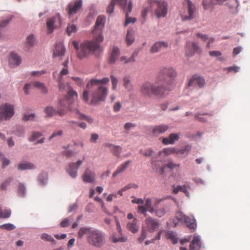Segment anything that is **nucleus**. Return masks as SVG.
I'll return each mask as SVG.
<instances>
[{
  "label": "nucleus",
  "instance_id": "1",
  "mask_svg": "<svg viewBox=\"0 0 250 250\" xmlns=\"http://www.w3.org/2000/svg\"><path fill=\"white\" fill-rule=\"evenodd\" d=\"M105 18L103 16L97 17L95 25L92 31L93 40L86 41L81 44V48L77 56L80 59L87 57L90 53L98 54L102 51L100 43L103 42L104 37L102 35V29L104 26Z\"/></svg>",
  "mask_w": 250,
  "mask_h": 250
},
{
  "label": "nucleus",
  "instance_id": "2",
  "mask_svg": "<svg viewBox=\"0 0 250 250\" xmlns=\"http://www.w3.org/2000/svg\"><path fill=\"white\" fill-rule=\"evenodd\" d=\"M77 99L78 98L77 93L72 89L68 91L66 97L67 100H63L60 102V106L57 111L52 106H47L44 110V113L47 117H52L58 114L60 116H63L67 113L68 110L71 109L69 106V101L70 99Z\"/></svg>",
  "mask_w": 250,
  "mask_h": 250
},
{
  "label": "nucleus",
  "instance_id": "3",
  "mask_svg": "<svg viewBox=\"0 0 250 250\" xmlns=\"http://www.w3.org/2000/svg\"><path fill=\"white\" fill-rule=\"evenodd\" d=\"M165 89L167 88L160 85L156 80L155 83L149 81L143 83L141 85L140 92L141 95L145 97L150 98L153 95L163 97L167 94Z\"/></svg>",
  "mask_w": 250,
  "mask_h": 250
},
{
  "label": "nucleus",
  "instance_id": "4",
  "mask_svg": "<svg viewBox=\"0 0 250 250\" xmlns=\"http://www.w3.org/2000/svg\"><path fill=\"white\" fill-rule=\"evenodd\" d=\"M176 77L177 72L173 68L166 67L162 69L157 80L160 85L167 88L165 92L167 94V92L171 90V86L173 84Z\"/></svg>",
  "mask_w": 250,
  "mask_h": 250
},
{
  "label": "nucleus",
  "instance_id": "5",
  "mask_svg": "<svg viewBox=\"0 0 250 250\" xmlns=\"http://www.w3.org/2000/svg\"><path fill=\"white\" fill-rule=\"evenodd\" d=\"M147 3L157 18L160 19L167 16L168 11L167 2L163 0H148Z\"/></svg>",
  "mask_w": 250,
  "mask_h": 250
},
{
  "label": "nucleus",
  "instance_id": "6",
  "mask_svg": "<svg viewBox=\"0 0 250 250\" xmlns=\"http://www.w3.org/2000/svg\"><path fill=\"white\" fill-rule=\"evenodd\" d=\"M94 90L92 93L90 104H97L99 102L104 101L107 96L108 89L104 85H96L92 88Z\"/></svg>",
  "mask_w": 250,
  "mask_h": 250
},
{
  "label": "nucleus",
  "instance_id": "7",
  "mask_svg": "<svg viewBox=\"0 0 250 250\" xmlns=\"http://www.w3.org/2000/svg\"><path fill=\"white\" fill-rule=\"evenodd\" d=\"M87 243L96 248H101L104 243V237L102 231L94 229L87 238Z\"/></svg>",
  "mask_w": 250,
  "mask_h": 250
},
{
  "label": "nucleus",
  "instance_id": "8",
  "mask_svg": "<svg viewBox=\"0 0 250 250\" xmlns=\"http://www.w3.org/2000/svg\"><path fill=\"white\" fill-rule=\"evenodd\" d=\"M14 107L8 103L0 106V122L2 120H9L14 115Z\"/></svg>",
  "mask_w": 250,
  "mask_h": 250
},
{
  "label": "nucleus",
  "instance_id": "9",
  "mask_svg": "<svg viewBox=\"0 0 250 250\" xmlns=\"http://www.w3.org/2000/svg\"><path fill=\"white\" fill-rule=\"evenodd\" d=\"M61 25V20L60 14L49 18L46 21V27L48 33L53 32L54 29L60 27Z\"/></svg>",
  "mask_w": 250,
  "mask_h": 250
},
{
  "label": "nucleus",
  "instance_id": "10",
  "mask_svg": "<svg viewBox=\"0 0 250 250\" xmlns=\"http://www.w3.org/2000/svg\"><path fill=\"white\" fill-rule=\"evenodd\" d=\"M160 224L157 219L151 217L146 218L145 222V229L149 232L152 233L159 228Z\"/></svg>",
  "mask_w": 250,
  "mask_h": 250
},
{
  "label": "nucleus",
  "instance_id": "11",
  "mask_svg": "<svg viewBox=\"0 0 250 250\" xmlns=\"http://www.w3.org/2000/svg\"><path fill=\"white\" fill-rule=\"evenodd\" d=\"M82 163V161L78 160L76 163H71L68 165L66 171L72 178H75L77 176V170Z\"/></svg>",
  "mask_w": 250,
  "mask_h": 250
},
{
  "label": "nucleus",
  "instance_id": "12",
  "mask_svg": "<svg viewBox=\"0 0 250 250\" xmlns=\"http://www.w3.org/2000/svg\"><path fill=\"white\" fill-rule=\"evenodd\" d=\"M188 12L183 18L184 20H190L195 17L196 6L190 0H187Z\"/></svg>",
  "mask_w": 250,
  "mask_h": 250
},
{
  "label": "nucleus",
  "instance_id": "13",
  "mask_svg": "<svg viewBox=\"0 0 250 250\" xmlns=\"http://www.w3.org/2000/svg\"><path fill=\"white\" fill-rule=\"evenodd\" d=\"M110 80L107 77H104L101 80L92 79L86 84V88L88 89L95 87L96 85H103V84H107Z\"/></svg>",
  "mask_w": 250,
  "mask_h": 250
},
{
  "label": "nucleus",
  "instance_id": "14",
  "mask_svg": "<svg viewBox=\"0 0 250 250\" xmlns=\"http://www.w3.org/2000/svg\"><path fill=\"white\" fill-rule=\"evenodd\" d=\"M83 4L82 0H76L71 2L68 5V14L72 15L76 14L82 7Z\"/></svg>",
  "mask_w": 250,
  "mask_h": 250
},
{
  "label": "nucleus",
  "instance_id": "15",
  "mask_svg": "<svg viewBox=\"0 0 250 250\" xmlns=\"http://www.w3.org/2000/svg\"><path fill=\"white\" fill-rule=\"evenodd\" d=\"M205 80L203 78L194 76L189 80L188 83V86H198L199 88H201L205 85Z\"/></svg>",
  "mask_w": 250,
  "mask_h": 250
},
{
  "label": "nucleus",
  "instance_id": "16",
  "mask_svg": "<svg viewBox=\"0 0 250 250\" xmlns=\"http://www.w3.org/2000/svg\"><path fill=\"white\" fill-rule=\"evenodd\" d=\"M83 180L85 183H92L95 181V173L89 168H86L83 175Z\"/></svg>",
  "mask_w": 250,
  "mask_h": 250
},
{
  "label": "nucleus",
  "instance_id": "17",
  "mask_svg": "<svg viewBox=\"0 0 250 250\" xmlns=\"http://www.w3.org/2000/svg\"><path fill=\"white\" fill-rule=\"evenodd\" d=\"M199 49V46L195 42H188L187 44L186 53L188 56H192Z\"/></svg>",
  "mask_w": 250,
  "mask_h": 250
},
{
  "label": "nucleus",
  "instance_id": "18",
  "mask_svg": "<svg viewBox=\"0 0 250 250\" xmlns=\"http://www.w3.org/2000/svg\"><path fill=\"white\" fill-rule=\"evenodd\" d=\"M132 7V2L131 0H129L127 6V10L125 11V26H127L130 23H134L136 21V18L129 17V13H131Z\"/></svg>",
  "mask_w": 250,
  "mask_h": 250
},
{
  "label": "nucleus",
  "instance_id": "19",
  "mask_svg": "<svg viewBox=\"0 0 250 250\" xmlns=\"http://www.w3.org/2000/svg\"><path fill=\"white\" fill-rule=\"evenodd\" d=\"M169 128V126L167 125L162 124L156 125L154 127L152 130L153 134L155 136H158L167 131Z\"/></svg>",
  "mask_w": 250,
  "mask_h": 250
},
{
  "label": "nucleus",
  "instance_id": "20",
  "mask_svg": "<svg viewBox=\"0 0 250 250\" xmlns=\"http://www.w3.org/2000/svg\"><path fill=\"white\" fill-rule=\"evenodd\" d=\"M179 135L177 133H171L167 137L164 138L162 143L166 145L173 144L175 141L179 139Z\"/></svg>",
  "mask_w": 250,
  "mask_h": 250
},
{
  "label": "nucleus",
  "instance_id": "21",
  "mask_svg": "<svg viewBox=\"0 0 250 250\" xmlns=\"http://www.w3.org/2000/svg\"><path fill=\"white\" fill-rule=\"evenodd\" d=\"M65 52V49L62 43L56 44L55 49L53 51V57H60L62 56Z\"/></svg>",
  "mask_w": 250,
  "mask_h": 250
},
{
  "label": "nucleus",
  "instance_id": "22",
  "mask_svg": "<svg viewBox=\"0 0 250 250\" xmlns=\"http://www.w3.org/2000/svg\"><path fill=\"white\" fill-rule=\"evenodd\" d=\"M168 43L165 42H156L151 48L150 52L155 53L158 52L163 48H167Z\"/></svg>",
  "mask_w": 250,
  "mask_h": 250
},
{
  "label": "nucleus",
  "instance_id": "23",
  "mask_svg": "<svg viewBox=\"0 0 250 250\" xmlns=\"http://www.w3.org/2000/svg\"><path fill=\"white\" fill-rule=\"evenodd\" d=\"M186 225L187 227L190 229L194 230L197 227L196 220L193 216H187L185 220L183 222Z\"/></svg>",
  "mask_w": 250,
  "mask_h": 250
},
{
  "label": "nucleus",
  "instance_id": "24",
  "mask_svg": "<svg viewBox=\"0 0 250 250\" xmlns=\"http://www.w3.org/2000/svg\"><path fill=\"white\" fill-rule=\"evenodd\" d=\"M105 146L110 148V151L115 156L119 157L122 151V147L111 144H106Z\"/></svg>",
  "mask_w": 250,
  "mask_h": 250
},
{
  "label": "nucleus",
  "instance_id": "25",
  "mask_svg": "<svg viewBox=\"0 0 250 250\" xmlns=\"http://www.w3.org/2000/svg\"><path fill=\"white\" fill-rule=\"evenodd\" d=\"M138 222L137 219H134L131 222H128L126 225L127 229L133 233H135L138 231L139 226Z\"/></svg>",
  "mask_w": 250,
  "mask_h": 250
},
{
  "label": "nucleus",
  "instance_id": "26",
  "mask_svg": "<svg viewBox=\"0 0 250 250\" xmlns=\"http://www.w3.org/2000/svg\"><path fill=\"white\" fill-rule=\"evenodd\" d=\"M201 247V243L198 236H194L190 244L189 250H199Z\"/></svg>",
  "mask_w": 250,
  "mask_h": 250
},
{
  "label": "nucleus",
  "instance_id": "27",
  "mask_svg": "<svg viewBox=\"0 0 250 250\" xmlns=\"http://www.w3.org/2000/svg\"><path fill=\"white\" fill-rule=\"evenodd\" d=\"M94 229H92L89 227H82L79 229L78 233V237L82 238L84 235L87 236V238L93 232Z\"/></svg>",
  "mask_w": 250,
  "mask_h": 250
},
{
  "label": "nucleus",
  "instance_id": "28",
  "mask_svg": "<svg viewBox=\"0 0 250 250\" xmlns=\"http://www.w3.org/2000/svg\"><path fill=\"white\" fill-rule=\"evenodd\" d=\"M124 86L125 89L128 92H131L134 90V86L132 83L130 78L128 76H125L123 78Z\"/></svg>",
  "mask_w": 250,
  "mask_h": 250
},
{
  "label": "nucleus",
  "instance_id": "29",
  "mask_svg": "<svg viewBox=\"0 0 250 250\" xmlns=\"http://www.w3.org/2000/svg\"><path fill=\"white\" fill-rule=\"evenodd\" d=\"M131 161L130 160L127 161L124 163L122 164L119 167H118L117 169L114 171L113 174V177H116L118 174L124 172L131 164Z\"/></svg>",
  "mask_w": 250,
  "mask_h": 250
},
{
  "label": "nucleus",
  "instance_id": "30",
  "mask_svg": "<svg viewBox=\"0 0 250 250\" xmlns=\"http://www.w3.org/2000/svg\"><path fill=\"white\" fill-rule=\"evenodd\" d=\"M9 62L11 65L18 66L21 64V60L18 54L12 52L10 54Z\"/></svg>",
  "mask_w": 250,
  "mask_h": 250
},
{
  "label": "nucleus",
  "instance_id": "31",
  "mask_svg": "<svg viewBox=\"0 0 250 250\" xmlns=\"http://www.w3.org/2000/svg\"><path fill=\"white\" fill-rule=\"evenodd\" d=\"M73 112L78 115V116H75V117L79 120H85L89 124H92L94 121L91 117L87 116L84 114L80 113L79 111L77 109L73 110Z\"/></svg>",
  "mask_w": 250,
  "mask_h": 250
},
{
  "label": "nucleus",
  "instance_id": "32",
  "mask_svg": "<svg viewBox=\"0 0 250 250\" xmlns=\"http://www.w3.org/2000/svg\"><path fill=\"white\" fill-rule=\"evenodd\" d=\"M35 168V166L33 163H30L29 162L21 163L18 166V168L20 170L34 169Z\"/></svg>",
  "mask_w": 250,
  "mask_h": 250
},
{
  "label": "nucleus",
  "instance_id": "33",
  "mask_svg": "<svg viewBox=\"0 0 250 250\" xmlns=\"http://www.w3.org/2000/svg\"><path fill=\"white\" fill-rule=\"evenodd\" d=\"M120 54V50L117 47H114L113 48L112 51L111 52L110 58L109 62L110 63H114L117 59L118 58Z\"/></svg>",
  "mask_w": 250,
  "mask_h": 250
},
{
  "label": "nucleus",
  "instance_id": "34",
  "mask_svg": "<svg viewBox=\"0 0 250 250\" xmlns=\"http://www.w3.org/2000/svg\"><path fill=\"white\" fill-rule=\"evenodd\" d=\"M135 41L134 32L132 30L128 29L126 36V42L127 45H131Z\"/></svg>",
  "mask_w": 250,
  "mask_h": 250
},
{
  "label": "nucleus",
  "instance_id": "35",
  "mask_svg": "<svg viewBox=\"0 0 250 250\" xmlns=\"http://www.w3.org/2000/svg\"><path fill=\"white\" fill-rule=\"evenodd\" d=\"M166 236L167 239H170L174 244L177 243L178 238L175 232L168 231L166 233Z\"/></svg>",
  "mask_w": 250,
  "mask_h": 250
},
{
  "label": "nucleus",
  "instance_id": "36",
  "mask_svg": "<svg viewBox=\"0 0 250 250\" xmlns=\"http://www.w3.org/2000/svg\"><path fill=\"white\" fill-rule=\"evenodd\" d=\"M179 191L183 192L187 196H189V192L187 190L186 186H178L177 187H173V192L174 194H177Z\"/></svg>",
  "mask_w": 250,
  "mask_h": 250
},
{
  "label": "nucleus",
  "instance_id": "37",
  "mask_svg": "<svg viewBox=\"0 0 250 250\" xmlns=\"http://www.w3.org/2000/svg\"><path fill=\"white\" fill-rule=\"evenodd\" d=\"M114 1V3L116 4L119 5L122 8L124 9V11L127 10V6L128 3H127V0H112Z\"/></svg>",
  "mask_w": 250,
  "mask_h": 250
},
{
  "label": "nucleus",
  "instance_id": "38",
  "mask_svg": "<svg viewBox=\"0 0 250 250\" xmlns=\"http://www.w3.org/2000/svg\"><path fill=\"white\" fill-rule=\"evenodd\" d=\"M137 56V54L135 53H133L132 56L128 59L127 58L126 56H122L120 58V61L121 62H125V63H127L129 62H133L135 61V57Z\"/></svg>",
  "mask_w": 250,
  "mask_h": 250
},
{
  "label": "nucleus",
  "instance_id": "39",
  "mask_svg": "<svg viewBox=\"0 0 250 250\" xmlns=\"http://www.w3.org/2000/svg\"><path fill=\"white\" fill-rule=\"evenodd\" d=\"M67 63H68L67 61H66V62H64L63 63L64 67L60 71L57 78H61L62 79L63 76L66 75L68 73L69 71L68 70Z\"/></svg>",
  "mask_w": 250,
  "mask_h": 250
},
{
  "label": "nucleus",
  "instance_id": "40",
  "mask_svg": "<svg viewBox=\"0 0 250 250\" xmlns=\"http://www.w3.org/2000/svg\"><path fill=\"white\" fill-rule=\"evenodd\" d=\"M48 175L47 174H41L39 176L38 181L41 186H43L47 182Z\"/></svg>",
  "mask_w": 250,
  "mask_h": 250
},
{
  "label": "nucleus",
  "instance_id": "41",
  "mask_svg": "<svg viewBox=\"0 0 250 250\" xmlns=\"http://www.w3.org/2000/svg\"><path fill=\"white\" fill-rule=\"evenodd\" d=\"M191 149V146L188 145L185 146L183 148L179 149H177L178 154L180 153L182 154L188 155Z\"/></svg>",
  "mask_w": 250,
  "mask_h": 250
},
{
  "label": "nucleus",
  "instance_id": "42",
  "mask_svg": "<svg viewBox=\"0 0 250 250\" xmlns=\"http://www.w3.org/2000/svg\"><path fill=\"white\" fill-rule=\"evenodd\" d=\"M41 239L48 242H51L52 244H55V240L50 235L47 233H42L41 235Z\"/></svg>",
  "mask_w": 250,
  "mask_h": 250
},
{
  "label": "nucleus",
  "instance_id": "43",
  "mask_svg": "<svg viewBox=\"0 0 250 250\" xmlns=\"http://www.w3.org/2000/svg\"><path fill=\"white\" fill-rule=\"evenodd\" d=\"M163 153L166 155H169L172 154H178L177 149L176 148H165L163 149Z\"/></svg>",
  "mask_w": 250,
  "mask_h": 250
},
{
  "label": "nucleus",
  "instance_id": "44",
  "mask_svg": "<svg viewBox=\"0 0 250 250\" xmlns=\"http://www.w3.org/2000/svg\"><path fill=\"white\" fill-rule=\"evenodd\" d=\"M127 237L125 236L117 237L113 235L112 237V241L114 243L125 242L127 241Z\"/></svg>",
  "mask_w": 250,
  "mask_h": 250
},
{
  "label": "nucleus",
  "instance_id": "45",
  "mask_svg": "<svg viewBox=\"0 0 250 250\" xmlns=\"http://www.w3.org/2000/svg\"><path fill=\"white\" fill-rule=\"evenodd\" d=\"M42 136V134L41 132L38 131H34L32 135L29 137L28 140L30 142H34L37 139L40 138Z\"/></svg>",
  "mask_w": 250,
  "mask_h": 250
},
{
  "label": "nucleus",
  "instance_id": "46",
  "mask_svg": "<svg viewBox=\"0 0 250 250\" xmlns=\"http://www.w3.org/2000/svg\"><path fill=\"white\" fill-rule=\"evenodd\" d=\"M166 213V210L164 207H162L155 210V215L159 217L163 216Z\"/></svg>",
  "mask_w": 250,
  "mask_h": 250
},
{
  "label": "nucleus",
  "instance_id": "47",
  "mask_svg": "<svg viewBox=\"0 0 250 250\" xmlns=\"http://www.w3.org/2000/svg\"><path fill=\"white\" fill-rule=\"evenodd\" d=\"M72 218L68 217L64 219L60 223V226L62 228L67 227L69 226L70 222H71Z\"/></svg>",
  "mask_w": 250,
  "mask_h": 250
},
{
  "label": "nucleus",
  "instance_id": "48",
  "mask_svg": "<svg viewBox=\"0 0 250 250\" xmlns=\"http://www.w3.org/2000/svg\"><path fill=\"white\" fill-rule=\"evenodd\" d=\"M77 31V26L75 24H69L66 28V32L69 36L71 33H74Z\"/></svg>",
  "mask_w": 250,
  "mask_h": 250
},
{
  "label": "nucleus",
  "instance_id": "49",
  "mask_svg": "<svg viewBox=\"0 0 250 250\" xmlns=\"http://www.w3.org/2000/svg\"><path fill=\"white\" fill-rule=\"evenodd\" d=\"M53 76L54 78L56 79L57 82L58 83V86L60 90H63L64 89V85L63 83V80L61 78H56L55 73H53Z\"/></svg>",
  "mask_w": 250,
  "mask_h": 250
},
{
  "label": "nucleus",
  "instance_id": "50",
  "mask_svg": "<svg viewBox=\"0 0 250 250\" xmlns=\"http://www.w3.org/2000/svg\"><path fill=\"white\" fill-rule=\"evenodd\" d=\"M26 43L30 46H33L35 43V38L33 35H30L26 38Z\"/></svg>",
  "mask_w": 250,
  "mask_h": 250
},
{
  "label": "nucleus",
  "instance_id": "51",
  "mask_svg": "<svg viewBox=\"0 0 250 250\" xmlns=\"http://www.w3.org/2000/svg\"><path fill=\"white\" fill-rule=\"evenodd\" d=\"M11 210L8 209L0 211V218H9L11 215Z\"/></svg>",
  "mask_w": 250,
  "mask_h": 250
},
{
  "label": "nucleus",
  "instance_id": "52",
  "mask_svg": "<svg viewBox=\"0 0 250 250\" xmlns=\"http://www.w3.org/2000/svg\"><path fill=\"white\" fill-rule=\"evenodd\" d=\"M140 153L143 154L145 156H151L152 154L154 153V151L152 148H148L146 149L145 150H143L142 149L140 150Z\"/></svg>",
  "mask_w": 250,
  "mask_h": 250
},
{
  "label": "nucleus",
  "instance_id": "53",
  "mask_svg": "<svg viewBox=\"0 0 250 250\" xmlns=\"http://www.w3.org/2000/svg\"><path fill=\"white\" fill-rule=\"evenodd\" d=\"M25 191V187L22 183H20L18 187V192L20 196H23Z\"/></svg>",
  "mask_w": 250,
  "mask_h": 250
},
{
  "label": "nucleus",
  "instance_id": "54",
  "mask_svg": "<svg viewBox=\"0 0 250 250\" xmlns=\"http://www.w3.org/2000/svg\"><path fill=\"white\" fill-rule=\"evenodd\" d=\"M12 181L11 178H8L5 180L3 183H1L0 188L1 190L6 189L8 186H9Z\"/></svg>",
  "mask_w": 250,
  "mask_h": 250
},
{
  "label": "nucleus",
  "instance_id": "55",
  "mask_svg": "<svg viewBox=\"0 0 250 250\" xmlns=\"http://www.w3.org/2000/svg\"><path fill=\"white\" fill-rule=\"evenodd\" d=\"M187 216L181 211H177L175 214V217L177 220L182 222L184 221Z\"/></svg>",
  "mask_w": 250,
  "mask_h": 250
},
{
  "label": "nucleus",
  "instance_id": "56",
  "mask_svg": "<svg viewBox=\"0 0 250 250\" xmlns=\"http://www.w3.org/2000/svg\"><path fill=\"white\" fill-rule=\"evenodd\" d=\"M16 228L15 226L10 223L4 224L0 226V229H5L8 230H12Z\"/></svg>",
  "mask_w": 250,
  "mask_h": 250
},
{
  "label": "nucleus",
  "instance_id": "57",
  "mask_svg": "<svg viewBox=\"0 0 250 250\" xmlns=\"http://www.w3.org/2000/svg\"><path fill=\"white\" fill-rule=\"evenodd\" d=\"M0 160L2 163V167H5L9 165L10 161L7 158L1 154H0Z\"/></svg>",
  "mask_w": 250,
  "mask_h": 250
},
{
  "label": "nucleus",
  "instance_id": "58",
  "mask_svg": "<svg viewBox=\"0 0 250 250\" xmlns=\"http://www.w3.org/2000/svg\"><path fill=\"white\" fill-rule=\"evenodd\" d=\"M110 78L112 85V88L113 90H115L117 88V86L118 83V79L113 75H111Z\"/></svg>",
  "mask_w": 250,
  "mask_h": 250
},
{
  "label": "nucleus",
  "instance_id": "59",
  "mask_svg": "<svg viewBox=\"0 0 250 250\" xmlns=\"http://www.w3.org/2000/svg\"><path fill=\"white\" fill-rule=\"evenodd\" d=\"M115 5V4L114 3V1L111 0L106 9V11L108 13L112 14L113 12Z\"/></svg>",
  "mask_w": 250,
  "mask_h": 250
},
{
  "label": "nucleus",
  "instance_id": "60",
  "mask_svg": "<svg viewBox=\"0 0 250 250\" xmlns=\"http://www.w3.org/2000/svg\"><path fill=\"white\" fill-rule=\"evenodd\" d=\"M196 36L197 38H200L201 40L204 42L207 41L208 40V37L207 35L203 34L200 33H197L196 34Z\"/></svg>",
  "mask_w": 250,
  "mask_h": 250
},
{
  "label": "nucleus",
  "instance_id": "61",
  "mask_svg": "<svg viewBox=\"0 0 250 250\" xmlns=\"http://www.w3.org/2000/svg\"><path fill=\"white\" fill-rule=\"evenodd\" d=\"M35 115L34 114H30L24 115L23 117V120L24 121H28L29 120H33L35 118Z\"/></svg>",
  "mask_w": 250,
  "mask_h": 250
},
{
  "label": "nucleus",
  "instance_id": "62",
  "mask_svg": "<svg viewBox=\"0 0 250 250\" xmlns=\"http://www.w3.org/2000/svg\"><path fill=\"white\" fill-rule=\"evenodd\" d=\"M72 79L77 83L78 85L81 86L84 84L83 81L79 77H73Z\"/></svg>",
  "mask_w": 250,
  "mask_h": 250
},
{
  "label": "nucleus",
  "instance_id": "63",
  "mask_svg": "<svg viewBox=\"0 0 250 250\" xmlns=\"http://www.w3.org/2000/svg\"><path fill=\"white\" fill-rule=\"evenodd\" d=\"M167 167L169 169H172L176 167H179L180 164H174L173 162L170 161L167 164H166Z\"/></svg>",
  "mask_w": 250,
  "mask_h": 250
},
{
  "label": "nucleus",
  "instance_id": "64",
  "mask_svg": "<svg viewBox=\"0 0 250 250\" xmlns=\"http://www.w3.org/2000/svg\"><path fill=\"white\" fill-rule=\"evenodd\" d=\"M138 188V186L135 184H128L126 186H125V187L123 188V190L124 191L131 188Z\"/></svg>",
  "mask_w": 250,
  "mask_h": 250
}]
</instances>
